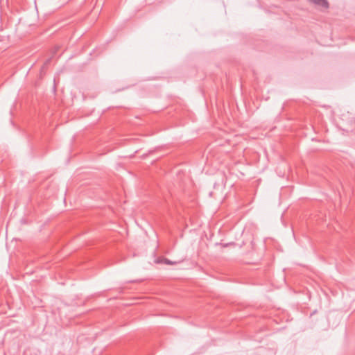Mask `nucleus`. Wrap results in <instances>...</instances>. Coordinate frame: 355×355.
Wrapping results in <instances>:
<instances>
[{
    "label": "nucleus",
    "mask_w": 355,
    "mask_h": 355,
    "mask_svg": "<svg viewBox=\"0 0 355 355\" xmlns=\"http://www.w3.org/2000/svg\"><path fill=\"white\" fill-rule=\"evenodd\" d=\"M314 4L318 6L323 9H327L329 8V3L327 0H310Z\"/></svg>",
    "instance_id": "obj_1"
},
{
    "label": "nucleus",
    "mask_w": 355,
    "mask_h": 355,
    "mask_svg": "<svg viewBox=\"0 0 355 355\" xmlns=\"http://www.w3.org/2000/svg\"><path fill=\"white\" fill-rule=\"evenodd\" d=\"M164 263H166V264H168V265H173V264H174V262L171 261V260H169L168 259H164Z\"/></svg>",
    "instance_id": "obj_2"
}]
</instances>
